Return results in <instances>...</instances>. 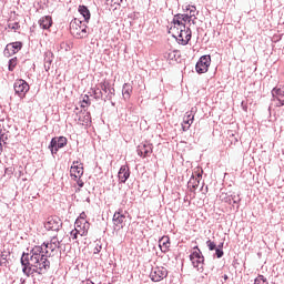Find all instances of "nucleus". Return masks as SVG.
<instances>
[{
  "mask_svg": "<svg viewBox=\"0 0 284 284\" xmlns=\"http://www.w3.org/2000/svg\"><path fill=\"white\" fill-rule=\"evenodd\" d=\"M59 247H61V241L54 235L50 239V242L33 246L29 253L23 252L20 263L24 276L34 278V276L48 274V270H50V261L48 258H50L52 252L59 250Z\"/></svg>",
  "mask_w": 284,
  "mask_h": 284,
  "instance_id": "f257e3e1",
  "label": "nucleus"
},
{
  "mask_svg": "<svg viewBox=\"0 0 284 284\" xmlns=\"http://www.w3.org/2000/svg\"><path fill=\"white\" fill-rule=\"evenodd\" d=\"M114 88H111L110 80L103 79L98 84L90 89V97H93L95 101H112L114 99Z\"/></svg>",
  "mask_w": 284,
  "mask_h": 284,
  "instance_id": "f03ea898",
  "label": "nucleus"
},
{
  "mask_svg": "<svg viewBox=\"0 0 284 284\" xmlns=\"http://www.w3.org/2000/svg\"><path fill=\"white\" fill-rule=\"evenodd\" d=\"M70 32L74 39H87L88 37V24L85 22L74 18L70 22Z\"/></svg>",
  "mask_w": 284,
  "mask_h": 284,
  "instance_id": "7ed1b4c3",
  "label": "nucleus"
},
{
  "mask_svg": "<svg viewBox=\"0 0 284 284\" xmlns=\"http://www.w3.org/2000/svg\"><path fill=\"white\" fill-rule=\"evenodd\" d=\"M182 10L184 13H180V19L182 23H195L196 17L199 16V10H196V6L193 4H184L182 6Z\"/></svg>",
  "mask_w": 284,
  "mask_h": 284,
  "instance_id": "20e7f679",
  "label": "nucleus"
},
{
  "mask_svg": "<svg viewBox=\"0 0 284 284\" xmlns=\"http://www.w3.org/2000/svg\"><path fill=\"white\" fill-rule=\"evenodd\" d=\"M83 163L79 161H73L71 169H70V176L73 181L77 182L79 187H83L85 183L83 180H81V176H83Z\"/></svg>",
  "mask_w": 284,
  "mask_h": 284,
  "instance_id": "39448f33",
  "label": "nucleus"
},
{
  "mask_svg": "<svg viewBox=\"0 0 284 284\" xmlns=\"http://www.w3.org/2000/svg\"><path fill=\"white\" fill-rule=\"evenodd\" d=\"M193 250L195 251L190 254V261L193 267L197 270V272H203V266L205 265V256H203V252H201L199 246L193 247Z\"/></svg>",
  "mask_w": 284,
  "mask_h": 284,
  "instance_id": "423d86ee",
  "label": "nucleus"
},
{
  "mask_svg": "<svg viewBox=\"0 0 284 284\" xmlns=\"http://www.w3.org/2000/svg\"><path fill=\"white\" fill-rule=\"evenodd\" d=\"M65 145H68V138L63 135L52 138L49 144V150L52 156H57V154H59V151L65 148Z\"/></svg>",
  "mask_w": 284,
  "mask_h": 284,
  "instance_id": "0eeeda50",
  "label": "nucleus"
},
{
  "mask_svg": "<svg viewBox=\"0 0 284 284\" xmlns=\"http://www.w3.org/2000/svg\"><path fill=\"white\" fill-rule=\"evenodd\" d=\"M63 227V221L57 215L49 216L44 222V230L48 232H60Z\"/></svg>",
  "mask_w": 284,
  "mask_h": 284,
  "instance_id": "6e6552de",
  "label": "nucleus"
},
{
  "mask_svg": "<svg viewBox=\"0 0 284 284\" xmlns=\"http://www.w3.org/2000/svg\"><path fill=\"white\" fill-rule=\"evenodd\" d=\"M13 90L19 99H26V94L30 92V84L23 79H18L14 81Z\"/></svg>",
  "mask_w": 284,
  "mask_h": 284,
  "instance_id": "1a4fd4ad",
  "label": "nucleus"
},
{
  "mask_svg": "<svg viewBox=\"0 0 284 284\" xmlns=\"http://www.w3.org/2000/svg\"><path fill=\"white\" fill-rule=\"evenodd\" d=\"M176 41L180 45H187V43L192 41V29L186 26L180 28V31H178Z\"/></svg>",
  "mask_w": 284,
  "mask_h": 284,
  "instance_id": "9d476101",
  "label": "nucleus"
},
{
  "mask_svg": "<svg viewBox=\"0 0 284 284\" xmlns=\"http://www.w3.org/2000/svg\"><path fill=\"white\" fill-rule=\"evenodd\" d=\"M201 179H203V169L196 168L187 182V186L191 192H194V190L199 187Z\"/></svg>",
  "mask_w": 284,
  "mask_h": 284,
  "instance_id": "9b49d317",
  "label": "nucleus"
},
{
  "mask_svg": "<svg viewBox=\"0 0 284 284\" xmlns=\"http://www.w3.org/2000/svg\"><path fill=\"white\" fill-rule=\"evenodd\" d=\"M150 278L153 283H161L163 278H168V268L164 266H155L150 273Z\"/></svg>",
  "mask_w": 284,
  "mask_h": 284,
  "instance_id": "f8f14e48",
  "label": "nucleus"
},
{
  "mask_svg": "<svg viewBox=\"0 0 284 284\" xmlns=\"http://www.w3.org/2000/svg\"><path fill=\"white\" fill-rule=\"evenodd\" d=\"M211 63H212L211 55H202L195 65V71L197 72V74H205V72L210 70Z\"/></svg>",
  "mask_w": 284,
  "mask_h": 284,
  "instance_id": "ddd939ff",
  "label": "nucleus"
},
{
  "mask_svg": "<svg viewBox=\"0 0 284 284\" xmlns=\"http://www.w3.org/2000/svg\"><path fill=\"white\" fill-rule=\"evenodd\" d=\"M125 212H123V209H119L113 214V227L115 231L119 232V230H123L125 227Z\"/></svg>",
  "mask_w": 284,
  "mask_h": 284,
  "instance_id": "4468645a",
  "label": "nucleus"
},
{
  "mask_svg": "<svg viewBox=\"0 0 284 284\" xmlns=\"http://www.w3.org/2000/svg\"><path fill=\"white\" fill-rule=\"evenodd\" d=\"M271 94H272V101H273V103H275V108H283V105H284V87L283 88H278V87L273 88V90L271 91Z\"/></svg>",
  "mask_w": 284,
  "mask_h": 284,
  "instance_id": "2eb2a0df",
  "label": "nucleus"
},
{
  "mask_svg": "<svg viewBox=\"0 0 284 284\" xmlns=\"http://www.w3.org/2000/svg\"><path fill=\"white\" fill-rule=\"evenodd\" d=\"M23 48V42L21 41H16V42H10L6 45L3 50V55L7 58L14 57L20 50Z\"/></svg>",
  "mask_w": 284,
  "mask_h": 284,
  "instance_id": "dca6fc26",
  "label": "nucleus"
},
{
  "mask_svg": "<svg viewBox=\"0 0 284 284\" xmlns=\"http://www.w3.org/2000/svg\"><path fill=\"white\" fill-rule=\"evenodd\" d=\"M74 121L78 123V125H90L92 123V115L90 114V111L81 110L75 113Z\"/></svg>",
  "mask_w": 284,
  "mask_h": 284,
  "instance_id": "f3484780",
  "label": "nucleus"
},
{
  "mask_svg": "<svg viewBox=\"0 0 284 284\" xmlns=\"http://www.w3.org/2000/svg\"><path fill=\"white\" fill-rule=\"evenodd\" d=\"M154 152V145L150 142H144L138 145V154L141 156V159H148L152 156V153Z\"/></svg>",
  "mask_w": 284,
  "mask_h": 284,
  "instance_id": "a211bd4d",
  "label": "nucleus"
},
{
  "mask_svg": "<svg viewBox=\"0 0 284 284\" xmlns=\"http://www.w3.org/2000/svg\"><path fill=\"white\" fill-rule=\"evenodd\" d=\"M220 200L222 203H226L227 205H239L241 203V196L236 194L221 193Z\"/></svg>",
  "mask_w": 284,
  "mask_h": 284,
  "instance_id": "6ab92c4d",
  "label": "nucleus"
},
{
  "mask_svg": "<svg viewBox=\"0 0 284 284\" xmlns=\"http://www.w3.org/2000/svg\"><path fill=\"white\" fill-rule=\"evenodd\" d=\"M131 174L132 172L130 171V165H122L118 172L119 183H126Z\"/></svg>",
  "mask_w": 284,
  "mask_h": 284,
  "instance_id": "aec40b11",
  "label": "nucleus"
},
{
  "mask_svg": "<svg viewBox=\"0 0 284 284\" xmlns=\"http://www.w3.org/2000/svg\"><path fill=\"white\" fill-rule=\"evenodd\" d=\"M8 29L12 30L13 32H17L18 30H21V23L19 21V16H17L16 12H13V16H10L8 19Z\"/></svg>",
  "mask_w": 284,
  "mask_h": 284,
  "instance_id": "412c9836",
  "label": "nucleus"
},
{
  "mask_svg": "<svg viewBox=\"0 0 284 284\" xmlns=\"http://www.w3.org/2000/svg\"><path fill=\"white\" fill-rule=\"evenodd\" d=\"M164 59L169 61V63H179L181 61V51L179 50H169L164 53Z\"/></svg>",
  "mask_w": 284,
  "mask_h": 284,
  "instance_id": "4be33fe9",
  "label": "nucleus"
},
{
  "mask_svg": "<svg viewBox=\"0 0 284 284\" xmlns=\"http://www.w3.org/2000/svg\"><path fill=\"white\" fill-rule=\"evenodd\" d=\"M159 247L163 254H168V252H170V247H172V242L170 241V237L168 235H163L159 240Z\"/></svg>",
  "mask_w": 284,
  "mask_h": 284,
  "instance_id": "5701e85b",
  "label": "nucleus"
},
{
  "mask_svg": "<svg viewBox=\"0 0 284 284\" xmlns=\"http://www.w3.org/2000/svg\"><path fill=\"white\" fill-rule=\"evenodd\" d=\"M74 227L80 232V236H88V232L90 231V222L89 221H83V222L75 221Z\"/></svg>",
  "mask_w": 284,
  "mask_h": 284,
  "instance_id": "b1692460",
  "label": "nucleus"
},
{
  "mask_svg": "<svg viewBox=\"0 0 284 284\" xmlns=\"http://www.w3.org/2000/svg\"><path fill=\"white\" fill-rule=\"evenodd\" d=\"M38 23L42 30H50L54 22L52 21V16H44L39 19Z\"/></svg>",
  "mask_w": 284,
  "mask_h": 284,
  "instance_id": "393cba45",
  "label": "nucleus"
},
{
  "mask_svg": "<svg viewBox=\"0 0 284 284\" xmlns=\"http://www.w3.org/2000/svg\"><path fill=\"white\" fill-rule=\"evenodd\" d=\"M52 61H54V53L50 50L44 52V70L45 72H49Z\"/></svg>",
  "mask_w": 284,
  "mask_h": 284,
  "instance_id": "a878e982",
  "label": "nucleus"
},
{
  "mask_svg": "<svg viewBox=\"0 0 284 284\" xmlns=\"http://www.w3.org/2000/svg\"><path fill=\"white\" fill-rule=\"evenodd\" d=\"M78 12H80V14L83 16V19H84V21H87V23H88V21H90L91 14H90V9H88V7H85L83 4L79 6Z\"/></svg>",
  "mask_w": 284,
  "mask_h": 284,
  "instance_id": "bb28decb",
  "label": "nucleus"
},
{
  "mask_svg": "<svg viewBox=\"0 0 284 284\" xmlns=\"http://www.w3.org/2000/svg\"><path fill=\"white\" fill-rule=\"evenodd\" d=\"M183 123L185 125H192L194 123V109L187 111L184 115Z\"/></svg>",
  "mask_w": 284,
  "mask_h": 284,
  "instance_id": "cd10ccee",
  "label": "nucleus"
},
{
  "mask_svg": "<svg viewBox=\"0 0 284 284\" xmlns=\"http://www.w3.org/2000/svg\"><path fill=\"white\" fill-rule=\"evenodd\" d=\"M132 84L130 83H124L122 88V95L124 99H130L132 97Z\"/></svg>",
  "mask_w": 284,
  "mask_h": 284,
  "instance_id": "c85d7f7f",
  "label": "nucleus"
},
{
  "mask_svg": "<svg viewBox=\"0 0 284 284\" xmlns=\"http://www.w3.org/2000/svg\"><path fill=\"white\" fill-rule=\"evenodd\" d=\"M17 65H19V59L17 57L11 58L8 62L9 72H14V70L17 69Z\"/></svg>",
  "mask_w": 284,
  "mask_h": 284,
  "instance_id": "c756f323",
  "label": "nucleus"
},
{
  "mask_svg": "<svg viewBox=\"0 0 284 284\" xmlns=\"http://www.w3.org/2000/svg\"><path fill=\"white\" fill-rule=\"evenodd\" d=\"M92 105V102L90 101V95L84 94L82 99L80 100V106L85 110V108H90Z\"/></svg>",
  "mask_w": 284,
  "mask_h": 284,
  "instance_id": "7c9ffc66",
  "label": "nucleus"
},
{
  "mask_svg": "<svg viewBox=\"0 0 284 284\" xmlns=\"http://www.w3.org/2000/svg\"><path fill=\"white\" fill-rule=\"evenodd\" d=\"M172 23L173 26H179L180 28H183V26H185V23L181 20V13H178L173 17Z\"/></svg>",
  "mask_w": 284,
  "mask_h": 284,
  "instance_id": "2f4dec72",
  "label": "nucleus"
},
{
  "mask_svg": "<svg viewBox=\"0 0 284 284\" xmlns=\"http://www.w3.org/2000/svg\"><path fill=\"white\" fill-rule=\"evenodd\" d=\"M0 265L2 267H8V254L6 252H2L0 255Z\"/></svg>",
  "mask_w": 284,
  "mask_h": 284,
  "instance_id": "473e14b6",
  "label": "nucleus"
},
{
  "mask_svg": "<svg viewBox=\"0 0 284 284\" xmlns=\"http://www.w3.org/2000/svg\"><path fill=\"white\" fill-rule=\"evenodd\" d=\"M79 234L81 235V232L74 226L70 232V239H72V241H77V239H79Z\"/></svg>",
  "mask_w": 284,
  "mask_h": 284,
  "instance_id": "72a5a7b5",
  "label": "nucleus"
},
{
  "mask_svg": "<svg viewBox=\"0 0 284 284\" xmlns=\"http://www.w3.org/2000/svg\"><path fill=\"white\" fill-rule=\"evenodd\" d=\"M254 284H270V282H267V278H265V276L258 275V276L255 278Z\"/></svg>",
  "mask_w": 284,
  "mask_h": 284,
  "instance_id": "f704fd0d",
  "label": "nucleus"
},
{
  "mask_svg": "<svg viewBox=\"0 0 284 284\" xmlns=\"http://www.w3.org/2000/svg\"><path fill=\"white\" fill-rule=\"evenodd\" d=\"M0 143H8V134H6V132H3V130L0 129Z\"/></svg>",
  "mask_w": 284,
  "mask_h": 284,
  "instance_id": "c9c22d12",
  "label": "nucleus"
},
{
  "mask_svg": "<svg viewBox=\"0 0 284 284\" xmlns=\"http://www.w3.org/2000/svg\"><path fill=\"white\" fill-rule=\"evenodd\" d=\"M206 246L209 247L210 252H214V250H216V243H214L212 240L206 241Z\"/></svg>",
  "mask_w": 284,
  "mask_h": 284,
  "instance_id": "e433bc0d",
  "label": "nucleus"
},
{
  "mask_svg": "<svg viewBox=\"0 0 284 284\" xmlns=\"http://www.w3.org/2000/svg\"><path fill=\"white\" fill-rule=\"evenodd\" d=\"M102 250L103 245L101 244V242H98L93 248V254H100Z\"/></svg>",
  "mask_w": 284,
  "mask_h": 284,
  "instance_id": "4c0bfd02",
  "label": "nucleus"
},
{
  "mask_svg": "<svg viewBox=\"0 0 284 284\" xmlns=\"http://www.w3.org/2000/svg\"><path fill=\"white\" fill-rule=\"evenodd\" d=\"M225 253L223 252V248H215V256L216 258H223V255Z\"/></svg>",
  "mask_w": 284,
  "mask_h": 284,
  "instance_id": "58836bf2",
  "label": "nucleus"
},
{
  "mask_svg": "<svg viewBox=\"0 0 284 284\" xmlns=\"http://www.w3.org/2000/svg\"><path fill=\"white\" fill-rule=\"evenodd\" d=\"M75 221H79V222L88 221V215L85 214V212H82L80 213L79 217Z\"/></svg>",
  "mask_w": 284,
  "mask_h": 284,
  "instance_id": "ea45409f",
  "label": "nucleus"
},
{
  "mask_svg": "<svg viewBox=\"0 0 284 284\" xmlns=\"http://www.w3.org/2000/svg\"><path fill=\"white\" fill-rule=\"evenodd\" d=\"M241 108H242V110H243L244 112H247V110H248L247 101H242V102H241Z\"/></svg>",
  "mask_w": 284,
  "mask_h": 284,
  "instance_id": "a19ab883",
  "label": "nucleus"
},
{
  "mask_svg": "<svg viewBox=\"0 0 284 284\" xmlns=\"http://www.w3.org/2000/svg\"><path fill=\"white\" fill-rule=\"evenodd\" d=\"M281 36H278V34H275V36H273V42L274 43H278V41H281Z\"/></svg>",
  "mask_w": 284,
  "mask_h": 284,
  "instance_id": "79ce46f5",
  "label": "nucleus"
},
{
  "mask_svg": "<svg viewBox=\"0 0 284 284\" xmlns=\"http://www.w3.org/2000/svg\"><path fill=\"white\" fill-rule=\"evenodd\" d=\"M191 125L190 124H184V122L182 123V130L183 132H187V130H190Z\"/></svg>",
  "mask_w": 284,
  "mask_h": 284,
  "instance_id": "37998d69",
  "label": "nucleus"
},
{
  "mask_svg": "<svg viewBox=\"0 0 284 284\" xmlns=\"http://www.w3.org/2000/svg\"><path fill=\"white\" fill-rule=\"evenodd\" d=\"M207 190H209L207 186H205V189H203V186L201 187V192H203V194H207Z\"/></svg>",
  "mask_w": 284,
  "mask_h": 284,
  "instance_id": "c03bdc74",
  "label": "nucleus"
},
{
  "mask_svg": "<svg viewBox=\"0 0 284 284\" xmlns=\"http://www.w3.org/2000/svg\"><path fill=\"white\" fill-rule=\"evenodd\" d=\"M222 277H223V280H224V283H226L227 280L230 278V277L227 276V274H224Z\"/></svg>",
  "mask_w": 284,
  "mask_h": 284,
  "instance_id": "a18cd8bd",
  "label": "nucleus"
},
{
  "mask_svg": "<svg viewBox=\"0 0 284 284\" xmlns=\"http://www.w3.org/2000/svg\"><path fill=\"white\" fill-rule=\"evenodd\" d=\"M3 153V144L0 142V154Z\"/></svg>",
  "mask_w": 284,
  "mask_h": 284,
  "instance_id": "49530a36",
  "label": "nucleus"
},
{
  "mask_svg": "<svg viewBox=\"0 0 284 284\" xmlns=\"http://www.w3.org/2000/svg\"><path fill=\"white\" fill-rule=\"evenodd\" d=\"M217 250H223V243L217 245Z\"/></svg>",
  "mask_w": 284,
  "mask_h": 284,
  "instance_id": "de8ad7c7",
  "label": "nucleus"
},
{
  "mask_svg": "<svg viewBox=\"0 0 284 284\" xmlns=\"http://www.w3.org/2000/svg\"><path fill=\"white\" fill-rule=\"evenodd\" d=\"M2 1V3H6V0H1Z\"/></svg>",
  "mask_w": 284,
  "mask_h": 284,
  "instance_id": "09e8293b",
  "label": "nucleus"
},
{
  "mask_svg": "<svg viewBox=\"0 0 284 284\" xmlns=\"http://www.w3.org/2000/svg\"><path fill=\"white\" fill-rule=\"evenodd\" d=\"M0 267H3L2 264H0ZM0 272H1V268H0Z\"/></svg>",
  "mask_w": 284,
  "mask_h": 284,
  "instance_id": "8fccbe9b",
  "label": "nucleus"
},
{
  "mask_svg": "<svg viewBox=\"0 0 284 284\" xmlns=\"http://www.w3.org/2000/svg\"><path fill=\"white\" fill-rule=\"evenodd\" d=\"M8 170H10V169H7L6 172H8Z\"/></svg>",
  "mask_w": 284,
  "mask_h": 284,
  "instance_id": "3c124183",
  "label": "nucleus"
}]
</instances>
